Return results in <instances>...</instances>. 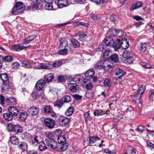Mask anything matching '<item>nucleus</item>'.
<instances>
[{"mask_svg": "<svg viewBox=\"0 0 154 154\" xmlns=\"http://www.w3.org/2000/svg\"><path fill=\"white\" fill-rule=\"evenodd\" d=\"M9 112L13 115V116H16L19 114L20 112L19 109L14 106H10L8 109Z\"/></svg>", "mask_w": 154, "mask_h": 154, "instance_id": "obj_11", "label": "nucleus"}, {"mask_svg": "<svg viewBox=\"0 0 154 154\" xmlns=\"http://www.w3.org/2000/svg\"><path fill=\"white\" fill-rule=\"evenodd\" d=\"M32 66L34 68L41 69V63H39L38 62L34 63Z\"/></svg>", "mask_w": 154, "mask_h": 154, "instance_id": "obj_58", "label": "nucleus"}, {"mask_svg": "<svg viewBox=\"0 0 154 154\" xmlns=\"http://www.w3.org/2000/svg\"><path fill=\"white\" fill-rule=\"evenodd\" d=\"M63 62L61 61H56L55 62L53 63L51 66H52V67H58L62 65Z\"/></svg>", "mask_w": 154, "mask_h": 154, "instance_id": "obj_46", "label": "nucleus"}, {"mask_svg": "<svg viewBox=\"0 0 154 154\" xmlns=\"http://www.w3.org/2000/svg\"><path fill=\"white\" fill-rule=\"evenodd\" d=\"M123 57L127 60L130 59V61H128L129 63L133 62L131 59L133 58V54L131 51L129 50H125L123 51L122 55Z\"/></svg>", "mask_w": 154, "mask_h": 154, "instance_id": "obj_7", "label": "nucleus"}, {"mask_svg": "<svg viewBox=\"0 0 154 154\" xmlns=\"http://www.w3.org/2000/svg\"><path fill=\"white\" fill-rule=\"evenodd\" d=\"M84 116L86 122L87 121L91 119V117L90 116V114L89 112H88L85 113Z\"/></svg>", "mask_w": 154, "mask_h": 154, "instance_id": "obj_54", "label": "nucleus"}, {"mask_svg": "<svg viewBox=\"0 0 154 154\" xmlns=\"http://www.w3.org/2000/svg\"><path fill=\"white\" fill-rule=\"evenodd\" d=\"M83 78L79 75H76L73 78V81L75 82H83Z\"/></svg>", "mask_w": 154, "mask_h": 154, "instance_id": "obj_35", "label": "nucleus"}, {"mask_svg": "<svg viewBox=\"0 0 154 154\" xmlns=\"http://www.w3.org/2000/svg\"><path fill=\"white\" fill-rule=\"evenodd\" d=\"M55 3L59 8L66 7L69 5L68 0H57L55 1Z\"/></svg>", "mask_w": 154, "mask_h": 154, "instance_id": "obj_9", "label": "nucleus"}, {"mask_svg": "<svg viewBox=\"0 0 154 154\" xmlns=\"http://www.w3.org/2000/svg\"><path fill=\"white\" fill-rule=\"evenodd\" d=\"M115 74L116 75H119V77L122 78L126 74V72L119 68H117L115 71Z\"/></svg>", "mask_w": 154, "mask_h": 154, "instance_id": "obj_20", "label": "nucleus"}, {"mask_svg": "<svg viewBox=\"0 0 154 154\" xmlns=\"http://www.w3.org/2000/svg\"><path fill=\"white\" fill-rule=\"evenodd\" d=\"M45 126L49 129H52L55 125V122L53 119L50 118H46L44 120Z\"/></svg>", "mask_w": 154, "mask_h": 154, "instance_id": "obj_4", "label": "nucleus"}, {"mask_svg": "<svg viewBox=\"0 0 154 154\" xmlns=\"http://www.w3.org/2000/svg\"><path fill=\"white\" fill-rule=\"evenodd\" d=\"M121 40L117 39V40H114V43L112 46L114 48L115 51L121 48Z\"/></svg>", "mask_w": 154, "mask_h": 154, "instance_id": "obj_23", "label": "nucleus"}, {"mask_svg": "<svg viewBox=\"0 0 154 154\" xmlns=\"http://www.w3.org/2000/svg\"><path fill=\"white\" fill-rule=\"evenodd\" d=\"M95 74V71L93 69L88 70L85 72V76L86 78L91 79L94 77Z\"/></svg>", "mask_w": 154, "mask_h": 154, "instance_id": "obj_21", "label": "nucleus"}, {"mask_svg": "<svg viewBox=\"0 0 154 154\" xmlns=\"http://www.w3.org/2000/svg\"><path fill=\"white\" fill-rule=\"evenodd\" d=\"M122 78L119 77V76L114 77L113 79V81L114 84H117L120 83L122 81L121 79Z\"/></svg>", "mask_w": 154, "mask_h": 154, "instance_id": "obj_49", "label": "nucleus"}, {"mask_svg": "<svg viewBox=\"0 0 154 154\" xmlns=\"http://www.w3.org/2000/svg\"><path fill=\"white\" fill-rule=\"evenodd\" d=\"M105 45L108 46H112L114 43V40L110 36H107L103 41Z\"/></svg>", "mask_w": 154, "mask_h": 154, "instance_id": "obj_10", "label": "nucleus"}, {"mask_svg": "<svg viewBox=\"0 0 154 154\" xmlns=\"http://www.w3.org/2000/svg\"><path fill=\"white\" fill-rule=\"evenodd\" d=\"M46 83L43 79L39 80L35 84L36 89L39 91L44 90L46 85Z\"/></svg>", "mask_w": 154, "mask_h": 154, "instance_id": "obj_6", "label": "nucleus"}, {"mask_svg": "<svg viewBox=\"0 0 154 154\" xmlns=\"http://www.w3.org/2000/svg\"><path fill=\"white\" fill-rule=\"evenodd\" d=\"M45 8L46 10H53L52 3H47L45 5Z\"/></svg>", "mask_w": 154, "mask_h": 154, "instance_id": "obj_45", "label": "nucleus"}, {"mask_svg": "<svg viewBox=\"0 0 154 154\" xmlns=\"http://www.w3.org/2000/svg\"><path fill=\"white\" fill-rule=\"evenodd\" d=\"M44 112L45 113H48L49 115L53 117L56 116V114L52 109V107L49 106H47L44 108Z\"/></svg>", "mask_w": 154, "mask_h": 154, "instance_id": "obj_13", "label": "nucleus"}, {"mask_svg": "<svg viewBox=\"0 0 154 154\" xmlns=\"http://www.w3.org/2000/svg\"><path fill=\"white\" fill-rule=\"evenodd\" d=\"M5 97L3 95L0 94V100L1 101L0 104L2 106H3L5 104Z\"/></svg>", "mask_w": 154, "mask_h": 154, "instance_id": "obj_62", "label": "nucleus"}, {"mask_svg": "<svg viewBox=\"0 0 154 154\" xmlns=\"http://www.w3.org/2000/svg\"><path fill=\"white\" fill-rule=\"evenodd\" d=\"M109 60L115 63H117L119 61L118 56L116 53H114L111 55L109 58Z\"/></svg>", "mask_w": 154, "mask_h": 154, "instance_id": "obj_25", "label": "nucleus"}, {"mask_svg": "<svg viewBox=\"0 0 154 154\" xmlns=\"http://www.w3.org/2000/svg\"><path fill=\"white\" fill-rule=\"evenodd\" d=\"M94 67L98 70L103 69L105 70L108 74L111 72L112 70V66L108 65L106 66L104 65V62L100 61L95 63Z\"/></svg>", "mask_w": 154, "mask_h": 154, "instance_id": "obj_1", "label": "nucleus"}, {"mask_svg": "<svg viewBox=\"0 0 154 154\" xmlns=\"http://www.w3.org/2000/svg\"><path fill=\"white\" fill-rule=\"evenodd\" d=\"M110 52V51L107 49L106 50H105L104 52L102 53L103 56L105 57V58H106V57H108L109 55Z\"/></svg>", "mask_w": 154, "mask_h": 154, "instance_id": "obj_60", "label": "nucleus"}, {"mask_svg": "<svg viewBox=\"0 0 154 154\" xmlns=\"http://www.w3.org/2000/svg\"><path fill=\"white\" fill-rule=\"evenodd\" d=\"M22 66L23 67L26 68H30L32 66L29 62L25 61L23 62Z\"/></svg>", "mask_w": 154, "mask_h": 154, "instance_id": "obj_52", "label": "nucleus"}, {"mask_svg": "<svg viewBox=\"0 0 154 154\" xmlns=\"http://www.w3.org/2000/svg\"><path fill=\"white\" fill-rule=\"evenodd\" d=\"M52 68L51 64L49 63H41V69H50Z\"/></svg>", "mask_w": 154, "mask_h": 154, "instance_id": "obj_32", "label": "nucleus"}, {"mask_svg": "<svg viewBox=\"0 0 154 154\" xmlns=\"http://www.w3.org/2000/svg\"><path fill=\"white\" fill-rule=\"evenodd\" d=\"M71 41L73 47L74 48H78L80 46L79 42L76 39L72 38L71 39Z\"/></svg>", "mask_w": 154, "mask_h": 154, "instance_id": "obj_38", "label": "nucleus"}, {"mask_svg": "<svg viewBox=\"0 0 154 154\" xmlns=\"http://www.w3.org/2000/svg\"><path fill=\"white\" fill-rule=\"evenodd\" d=\"M21 137L23 140H27L28 139H31V135L27 132H25L21 134Z\"/></svg>", "mask_w": 154, "mask_h": 154, "instance_id": "obj_37", "label": "nucleus"}, {"mask_svg": "<svg viewBox=\"0 0 154 154\" xmlns=\"http://www.w3.org/2000/svg\"><path fill=\"white\" fill-rule=\"evenodd\" d=\"M98 48L99 51H100L102 53H103L105 50H106L107 49V47L106 45H104L103 44H101L100 45Z\"/></svg>", "mask_w": 154, "mask_h": 154, "instance_id": "obj_50", "label": "nucleus"}, {"mask_svg": "<svg viewBox=\"0 0 154 154\" xmlns=\"http://www.w3.org/2000/svg\"><path fill=\"white\" fill-rule=\"evenodd\" d=\"M74 110V108L73 106H70L67 110L65 112V114L67 116H69L72 115Z\"/></svg>", "mask_w": 154, "mask_h": 154, "instance_id": "obj_41", "label": "nucleus"}, {"mask_svg": "<svg viewBox=\"0 0 154 154\" xmlns=\"http://www.w3.org/2000/svg\"><path fill=\"white\" fill-rule=\"evenodd\" d=\"M5 61L7 62H12L13 60V57L11 56H6L5 57Z\"/></svg>", "mask_w": 154, "mask_h": 154, "instance_id": "obj_57", "label": "nucleus"}, {"mask_svg": "<svg viewBox=\"0 0 154 154\" xmlns=\"http://www.w3.org/2000/svg\"><path fill=\"white\" fill-rule=\"evenodd\" d=\"M121 48L123 49H126L129 46V44L128 40L125 38L121 40Z\"/></svg>", "mask_w": 154, "mask_h": 154, "instance_id": "obj_18", "label": "nucleus"}, {"mask_svg": "<svg viewBox=\"0 0 154 154\" xmlns=\"http://www.w3.org/2000/svg\"><path fill=\"white\" fill-rule=\"evenodd\" d=\"M39 143V146L38 149H39L40 151H44L47 148V147L46 145L45 142L43 141H42Z\"/></svg>", "mask_w": 154, "mask_h": 154, "instance_id": "obj_33", "label": "nucleus"}, {"mask_svg": "<svg viewBox=\"0 0 154 154\" xmlns=\"http://www.w3.org/2000/svg\"><path fill=\"white\" fill-rule=\"evenodd\" d=\"M69 146L68 143H63L62 145V146L60 148H58V149H60V151L62 150V151H64L66 150L68 148Z\"/></svg>", "mask_w": 154, "mask_h": 154, "instance_id": "obj_44", "label": "nucleus"}, {"mask_svg": "<svg viewBox=\"0 0 154 154\" xmlns=\"http://www.w3.org/2000/svg\"><path fill=\"white\" fill-rule=\"evenodd\" d=\"M119 33V31L116 28L112 27L107 32V35L110 36L111 37L116 36Z\"/></svg>", "mask_w": 154, "mask_h": 154, "instance_id": "obj_12", "label": "nucleus"}, {"mask_svg": "<svg viewBox=\"0 0 154 154\" xmlns=\"http://www.w3.org/2000/svg\"><path fill=\"white\" fill-rule=\"evenodd\" d=\"M7 128L9 131L14 132L17 134L21 133L23 131L22 127L19 125H14L12 124L8 125Z\"/></svg>", "mask_w": 154, "mask_h": 154, "instance_id": "obj_3", "label": "nucleus"}, {"mask_svg": "<svg viewBox=\"0 0 154 154\" xmlns=\"http://www.w3.org/2000/svg\"><path fill=\"white\" fill-rule=\"evenodd\" d=\"M28 114L26 112H20L19 116V118L22 121H25L28 117Z\"/></svg>", "mask_w": 154, "mask_h": 154, "instance_id": "obj_36", "label": "nucleus"}, {"mask_svg": "<svg viewBox=\"0 0 154 154\" xmlns=\"http://www.w3.org/2000/svg\"><path fill=\"white\" fill-rule=\"evenodd\" d=\"M143 94L140 92H138L137 91V93L135 95V97L137 100H140L141 98L142 97V95Z\"/></svg>", "mask_w": 154, "mask_h": 154, "instance_id": "obj_59", "label": "nucleus"}, {"mask_svg": "<svg viewBox=\"0 0 154 154\" xmlns=\"http://www.w3.org/2000/svg\"><path fill=\"white\" fill-rule=\"evenodd\" d=\"M68 49H66V48H64L63 49L59 50L58 51V54L61 55H66L67 53V50Z\"/></svg>", "mask_w": 154, "mask_h": 154, "instance_id": "obj_53", "label": "nucleus"}, {"mask_svg": "<svg viewBox=\"0 0 154 154\" xmlns=\"http://www.w3.org/2000/svg\"><path fill=\"white\" fill-rule=\"evenodd\" d=\"M88 138L89 144L93 143L97 140H100V138L98 136H91L89 137Z\"/></svg>", "mask_w": 154, "mask_h": 154, "instance_id": "obj_31", "label": "nucleus"}, {"mask_svg": "<svg viewBox=\"0 0 154 154\" xmlns=\"http://www.w3.org/2000/svg\"><path fill=\"white\" fill-rule=\"evenodd\" d=\"M3 117L7 121H11L13 118V116L10 112L5 113L3 114Z\"/></svg>", "mask_w": 154, "mask_h": 154, "instance_id": "obj_30", "label": "nucleus"}, {"mask_svg": "<svg viewBox=\"0 0 154 154\" xmlns=\"http://www.w3.org/2000/svg\"><path fill=\"white\" fill-rule=\"evenodd\" d=\"M70 119L65 117L61 116L58 119L59 123L62 125L66 126L69 122Z\"/></svg>", "mask_w": 154, "mask_h": 154, "instance_id": "obj_16", "label": "nucleus"}, {"mask_svg": "<svg viewBox=\"0 0 154 154\" xmlns=\"http://www.w3.org/2000/svg\"><path fill=\"white\" fill-rule=\"evenodd\" d=\"M10 141L12 144L17 145L19 142L18 138L14 135H12L10 137Z\"/></svg>", "mask_w": 154, "mask_h": 154, "instance_id": "obj_29", "label": "nucleus"}, {"mask_svg": "<svg viewBox=\"0 0 154 154\" xmlns=\"http://www.w3.org/2000/svg\"><path fill=\"white\" fill-rule=\"evenodd\" d=\"M104 152L107 154H115L117 152L116 150L113 151H110L109 149H105L104 150Z\"/></svg>", "mask_w": 154, "mask_h": 154, "instance_id": "obj_55", "label": "nucleus"}, {"mask_svg": "<svg viewBox=\"0 0 154 154\" xmlns=\"http://www.w3.org/2000/svg\"><path fill=\"white\" fill-rule=\"evenodd\" d=\"M82 85L83 86H85V88L88 90H91L93 86L92 82L88 79L83 80Z\"/></svg>", "mask_w": 154, "mask_h": 154, "instance_id": "obj_14", "label": "nucleus"}, {"mask_svg": "<svg viewBox=\"0 0 154 154\" xmlns=\"http://www.w3.org/2000/svg\"><path fill=\"white\" fill-rule=\"evenodd\" d=\"M57 132L59 133L58 135L57 141L59 144H61L66 141V139L64 135L63 134L62 131L60 129L56 130Z\"/></svg>", "mask_w": 154, "mask_h": 154, "instance_id": "obj_8", "label": "nucleus"}, {"mask_svg": "<svg viewBox=\"0 0 154 154\" xmlns=\"http://www.w3.org/2000/svg\"><path fill=\"white\" fill-rule=\"evenodd\" d=\"M12 82H9V81L3 83L4 86L2 89V90H4L6 91H9L12 87Z\"/></svg>", "mask_w": 154, "mask_h": 154, "instance_id": "obj_27", "label": "nucleus"}, {"mask_svg": "<svg viewBox=\"0 0 154 154\" xmlns=\"http://www.w3.org/2000/svg\"><path fill=\"white\" fill-rule=\"evenodd\" d=\"M66 80L65 76L64 75H59L57 78L58 82L60 83H63Z\"/></svg>", "mask_w": 154, "mask_h": 154, "instance_id": "obj_47", "label": "nucleus"}, {"mask_svg": "<svg viewBox=\"0 0 154 154\" xmlns=\"http://www.w3.org/2000/svg\"><path fill=\"white\" fill-rule=\"evenodd\" d=\"M63 102L62 101V99L60 100H58L56 101L54 106L59 108H61L63 104Z\"/></svg>", "mask_w": 154, "mask_h": 154, "instance_id": "obj_48", "label": "nucleus"}, {"mask_svg": "<svg viewBox=\"0 0 154 154\" xmlns=\"http://www.w3.org/2000/svg\"><path fill=\"white\" fill-rule=\"evenodd\" d=\"M60 44L59 48H62L63 47H65L68 45V41L65 38H62L60 41Z\"/></svg>", "mask_w": 154, "mask_h": 154, "instance_id": "obj_28", "label": "nucleus"}, {"mask_svg": "<svg viewBox=\"0 0 154 154\" xmlns=\"http://www.w3.org/2000/svg\"><path fill=\"white\" fill-rule=\"evenodd\" d=\"M62 101L63 103H69L71 101V99L69 95H66L63 97L62 98Z\"/></svg>", "mask_w": 154, "mask_h": 154, "instance_id": "obj_42", "label": "nucleus"}, {"mask_svg": "<svg viewBox=\"0 0 154 154\" xmlns=\"http://www.w3.org/2000/svg\"><path fill=\"white\" fill-rule=\"evenodd\" d=\"M138 46L141 52H144L146 51V45L145 43H140Z\"/></svg>", "mask_w": 154, "mask_h": 154, "instance_id": "obj_34", "label": "nucleus"}, {"mask_svg": "<svg viewBox=\"0 0 154 154\" xmlns=\"http://www.w3.org/2000/svg\"><path fill=\"white\" fill-rule=\"evenodd\" d=\"M45 135L47 137V138L45 139V141H46V140L47 139L48 140V139L50 140L54 139V136L53 134L50 132H48L45 133Z\"/></svg>", "mask_w": 154, "mask_h": 154, "instance_id": "obj_43", "label": "nucleus"}, {"mask_svg": "<svg viewBox=\"0 0 154 154\" xmlns=\"http://www.w3.org/2000/svg\"><path fill=\"white\" fill-rule=\"evenodd\" d=\"M146 89V86L145 85H142L138 90V92L143 94Z\"/></svg>", "mask_w": 154, "mask_h": 154, "instance_id": "obj_56", "label": "nucleus"}, {"mask_svg": "<svg viewBox=\"0 0 154 154\" xmlns=\"http://www.w3.org/2000/svg\"><path fill=\"white\" fill-rule=\"evenodd\" d=\"M129 149L131 150L130 153L131 154H136V149L132 146H130Z\"/></svg>", "mask_w": 154, "mask_h": 154, "instance_id": "obj_63", "label": "nucleus"}, {"mask_svg": "<svg viewBox=\"0 0 154 154\" xmlns=\"http://www.w3.org/2000/svg\"><path fill=\"white\" fill-rule=\"evenodd\" d=\"M94 95V94L91 91L86 92L85 95L86 97L89 99L93 97Z\"/></svg>", "mask_w": 154, "mask_h": 154, "instance_id": "obj_51", "label": "nucleus"}, {"mask_svg": "<svg viewBox=\"0 0 154 154\" xmlns=\"http://www.w3.org/2000/svg\"><path fill=\"white\" fill-rule=\"evenodd\" d=\"M27 144L24 142H22L19 145V148L21 149L23 151H25L27 149Z\"/></svg>", "mask_w": 154, "mask_h": 154, "instance_id": "obj_40", "label": "nucleus"}, {"mask_svg": "<svg viewBox=\"0 0 154 154\" xmlns=\"http://www.w3.org/2000/svg\"><path fill=\"white\" fill-rule=\"evenodd\" d=\"M30 47H31V45H30L27 47H25L24 46L21 45L19 44L14 45H13V49L15 51H19L21 50L26 48H28Z\"/></svg>", "mask_w": 154, "mask_h": 154, "instance_id": "obj_24", "label": "nucleus"}, {"mask_svg": "<svg viewBox=\"0 0 154 154\" xmlns=\"http://www.w3.org/2000/svg\"><path fill=\"white\" fill-rule=\"evenodd\" d=\"M54 79V76L53 74L52 73H49L44 76L43 80L46 83H48L51 82Z\"/></svg>", "mask_w": 154, "mask_h": 154, "instance_id": "obj_17", "label": "nucleus"}, {"mask_svg": "<svg viewBox=\"0 0 154 154\" xmlns=\"http://www.w3.org/2000/svg\"><path fill=\"white\" fill-rule=\"evenodd\" d=\"M39 109L37 107L33 106L31 107L28 109L29 113L32 115H36L38 114Z\"/></svg>", "mask_w": 154, "mask_h": 154, "instance_id": "obj_19", "label": "nucleus"}, {"mask_svg": "<svg viewBox=\"0 0 154 154\" xmlns=\"http://www.w3.org/2000/svg\"><path fill=\"white\" fill-rule=\"evenodd\" d=\"M31 95L33 98L35 100L39 96L37 92L36 91L32 92L31 94Z\"/></svg>", "mask_w": 154, "mask_h": 154, "instance_id": "obj_61", "label": "nucleus"}, {"mask_svg": "<svg viewBox=\"0 0 154 154\" xmlns=\"http://www.w3.org/2000/svg\"><path fill=\"white\" fill-rule=\"evenodd\" d=\"M143 5V3L140 1H137L133 4L131 7V10L133 11L136 9L139 8Z\"/></svg>", "mask_w": 154, "mask_h": 154, "instance_id": "obj_26", "label": "nucleus"}, {"mask_svg": "<svg viewBox=\"0 0 154 154\" xmlns=\"http://www.w3.org/2000/svg\"><path fill=\"white\" fill-rule=\"evenodd\" d=\"M47 146L49 148L55 149L59 147L57 142L54 139H47L45 141Z\"/></svg>", "mask_w": 154, "mask_h": 154, "instance_id": "obj_5", "label": "nucleus"}, {"mask_svg": "<svg viewBox=\"0 0 154 154\" xmlns=\"http://www.w3.org/2000/svg\"><path fill=\"white\" fill-rule=\"evenodd\" d=\"M149 96L152 100H154V90H151L149 94Z\"/></svg>", "mask_w": 154, "mask_h": 154, "instance_id": "obj_64", "label": "nucleus"}, {"mask_svg": "<svg viewBox=\"0 0 154 154\" xmlns=\"http://www.w3.org/2000/svg\"><path fill=\"white\" fill-rule=\"evenodd\" d=\"M68 86L70 91L74 92H76L78 90L79 86L76 83H69Z\"/></svg>", "mask_w": 154, "mask_h": 154, "instance_id": "obj_22", "label": "nucleus"}, {"mask_svg": "<svg viewBox=\"0 0 154 154\" xmlns=\"http://www.w3.org/2000/svg\"><path fill=\"white\" fill-rule=\"evenodd\" d=\"M24 11L23 3L21 2H18L16 3L11 11L13 15H17V13H23Z\"/></svg>", "mask_w": 154, "mask_h": 154, "instance_id": "obj_2", "label": "nucleus"}, {"mask_svg": "<svg viewBox=\"0 0 154 154\" xmlns=\"http://www.w3.org/2000/svg\"><path fill=\"white\" fill-rule=\"evenodd\" d=\"M0 78L3 81V83L9 81V82H12L13 79L11 77H8L7 74H0Z\"/></svg>", "mask_w": 154, "mask_h": 154, "instance_id": "obj_15", "label": "nucleus"}, {"mask_svg": "<svg viewBox=\"0 0 154 154\" xmlns=\"http://www.w3.org/2000/svg\"><path fill=\"white\" fill-rule=\"evenodd\" d=\"M104 85L107 89L109 90L111 86L110 80L109 79H106L104 81Z\"/></svg>", "mask_w": 154, "mask_h": 154, "instance_id": "obj_39", "label": "nucleus"}]
</instances>
